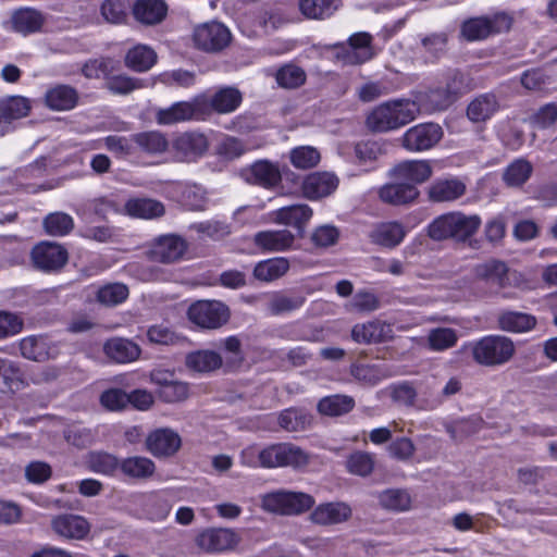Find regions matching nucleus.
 Instances as JSON below:
<instances>
[{"mask_svg": "<svg viewBox=\"0 0 557 557\" xmlns=\"http://www.w3.org/2000/svg\"><path fill=\"white\" fill-rule=\"evenodd\" d=\"M51 528L59 536L70 540H82L90 531L88 521L76 515H60L53 518Z\"/></svg>", "mask_w": 557, "mask_h": 557, "instance_id": "20", "label": "nucleus"}, {"mask_svg": "<svg viewBox=\"0 0 557 557\" xmlns=\"http://www.w3.org/2000/svg\"><path fill=\"white\" fill-rule=\"evenodd\" d=\"M157 62V53L145 45H137L125 55V65L135 72H147Z\"/></svg>", "mask_w": 557, "mask_h": 557, "instance_id": "37", "label": "nucleus"}, {"mask_svg": "<svg viewBox=\"0 0 557 557\" xmlns=\"http://www.w3.org/2000/svg\"><path fill=\"white\" fill-rule=\"evenodd\" d=\"M289 270V261L286 258H272L258 262L253 268V276L261 282H272Z\"/></svg>", "mask_w": 557, "mask_h": 557, "instance_id": "41", "label": "nucleus"}, {"mask_svg": "<svg viewBox=\"0 0 557 557\" xmlns=\"http://www.w3.org/2000/svg\"><path fill=\"white\" fill-rule=\"evenodd\" d=\"M242 177L249 184L273 189L280 185L282 173L277 163L269 160H258L240 172Z\"/></svg>", "mask_w": 557, "mask_h": 557, "instance_id": "13", "label": "nucleus"}, {"mask_svg": "<svg viewBox=\"0 0 557 557\" xmlns=\"http://www.w3.org/2000/svg\"><path fill=\"white\" fill-rule=\"evenodd\" d=\"M187 315L201 329L218 330L228 322L231 310L219 300H197L189 306Z\"/></svg>", "mask_w": 557, "mask_h": 557, "instance_id": "5", "label": "nucleus"}, {"mask_svg": "<svg viewBox=\"0 0 557 557\" xmlns=\"http://www.w3.org/2000/svg\"><path fill=\"white\" fill-rule=\"evenodd\" d=\"M182 446L180 434L170 428H159L151 431L145 440V448L156 458H170Z\"/></svg>", "mask_w": 557, "mask_h": 557, "instance_id": "11", "label": "nucleus"}, {"mask_svg": "<svg viewBox=\"0 0 557 557\" xmlns=\"http://www.w3.org/2000/svg\"><path fill=\"white\" fill-rule=\"evenodd\" d=\"M348 471L360 476L369 475L374 468L373 457L366 451H356L347 460Z\"/></svg>", "mask_w": 557, "mask_h": 557, "instance_id": "60", "label": "nucleus"}, {"mask_svg": "<svg viewBox=\"0 0 557 557\" xmlns=\"http://www.w3.org/2000/svg\"><path fill=\"white\" fill-rule=\"evenodd\" d=\"M392 332L391 325L381 321H371L356 324L351 330V337L356 343L370 344L384 342Z\"/></svg>", "mask_w": 557, "mask_h": 557, "instance_id": "29", "label": "nucleus"}, {"mask_svg": "<svg viewBox=\"0 0 557 557\" xmlns=\"http://www.w3.org/2000/svg\"><path fill=\"white\" fill-rule=\"evenodd\" d=\"M124 208L128 215L139 219H154L164 214V206L148 198L129 199Z\"/></svg>", "mask_w": 557, "mask_h": 557, "instance_id": "39", "label": "nucleus"}, {"mask_svg": "<svg viewBox=\"0 0 557 557\" xmlns=\"http://www.w3.org/2000/svg\"><path fill=\"white\" fill-rule=\"evenodd\" d=\"M312 417L304 409L288 408L281 412L278 424L287 432L306 430L311 423Z\"/></svg>", "mask_w": 557, "mask_h": 557, "instance_id": "46", "label": "nucleus"}, {"mask_svg": "<svg viewBox=\"0 0 557 557\" xmlns=\"http://www.w3.org/2000/svg\"><path fill=\"white\" fill-rule=\"evenodd\" d=\"M103 352L116 363H126L135 361L139 357L140 348L129 339L113 337L104 343Z\"/></svg>", "mask_w": 557, "mask_h": 557, "instance_id": "23", "label": "nucleus"}, {"mask_svg": "<svg viewBox=\"0 0 557 557\" xmlns=\"http://www.w3.org/2000/svg\"><path fill=\"white\" fill-rule=\"evenodd\" d=\"M425 110L443 111L450 107L456 100L448 94L446 87L430 89L423 96Z\"/></svg>", "mask_w": 557, "mask_h": 557, "instance_id": "58", "label": "nucleus"}, {"mask_svg": "<svg viewBox=\"0 0 557 557\" xmlns=\"http://www.w3.org/2000/svg\"><path fill=\"white\" fill-rule=\"evenodd\" d=\"M536 322L534 315L524 312L505 311L498 315L499 329L510 333L531 331L535 327Z\"/></svg>", "mask_w": 557, "mask_h": 557, "instance_id": "35", "label": "nucleus"}, {"mask_svg": "<svg viewBox=\"0 0 557 557\" xmlns=\"http://www.w3.org/2000/svg\"><path fill=\"white\" fill-rule=\"evenodd\" d=\"M107 88L119 95H127L136 89L143 88L144 82L139 78L129 77L126 75H113L107 77Z\"/></svg>", "mask_w": 557, "mask_h": 557, "instance_id": "59", "label": "nucleus"}, {"mask_svg": "<svg viewBox=\"0 0 557 557\" xmlns=\"http://www.w3.org/2000/svg\"><path fill=\"white\" fill-rule=\"evenodd\" d=\"M30 101L22 96H10L0 100V123H11L26 116L30 111Z\"/></svg>", "mask_w": 557, "mask_h": 557, "instance_id": "38", "label": "nucleus"}, {"mask_svg": "<svg viewBox=\"0 0 557 557\" xmlns=\"http://www.w3.org/2000/svg\"><path fill=\"white\" fill-rule=\"evenodd\" d=\"M168 13L164 0H136L133 5L135 18L146 25L161 23Z\"/></svg>", "mask_w": 557, "mask_h": 557, "instance_id": "25", "label": "nucleus"}, {"mask_svg": "<svg viewBox=\"0 0 557 557\" xmlns=\"http://www.w3.org/2000/svg\"><path fill=\"white\" fill-rule=\"evenodd\" d=\"M69 259L66 249L54 243H41L33 248L32 260L37 269L46 272L58 271Z\"/></svg>", "mask_w": 557, "mask_h": 557, "instance_id": "15", "label": "nucleus"}, {"mask_svg": "<svg viewBox=\"0 0 557 557\" xmlns=\"http://www.w3.org/2000/svg\"><path fill=\"white\" fill-rule=\"evenodd\" d=\"M405 230L400 223L388 222L382 223L371 233L373 243L393 248L401 243L405 237Z\"/></svg>", "mask_w": 557, "mask_h": 557, "instance_id": "42", "label": "nucleus"}, {"mask_svg": "<svg viewBox=\"0 0 557 557\" xmlns=\"http://www.w3.org/2000/svg\"><path fill=\"white\" fill-rule=\"evenodd\" d=\"M513 342L502 335H488L475 342L471 352L473 360L485 367H496L508 362L515 355Z\"/></svg>", "mask_w": 557, "mask_h": 557, "instance_id": "3", "label": "nucleus"}, {"mask_svg": "<svg viewBox=\"0 0 557 557\" xmlns=\"http://www.w3.org/2000/svg\"><path fill=\"white\" fill-rule=\"evenodd\" d=\"M45 22L46 16L32 8L18 9L11 16L13 30L23 35L40 32Z\"/></svg>", "mask_w": 557, "mask_h": 557, "instance_id": "24", "label": "nucleus"}, {"mask_svg": "<svg viewBox=\"0 0 557 557\" xmlns=\"http://www.w3.org/2000/svg\"><path fill=\"white\" fill-rule=\"evenodd\" d=\"M275 78L282 88L295 89L305 84L306 73L296 65L287 64L277 70Z\"/></svg>", "mask_w": 557, "mask_h": 557, "instance_id": "54", "label": "nucleus"}, {"mask_svg": "<svg viewBox=\"0 0 557 557\" xmlns=\"http://www.w3.org/2000/svg\"><path fill=\"white\" fill-rule=\"evenodd\" d=\"M485 422L480 416H471L446 424L445 429L450 438L455 442L462 441L480 432Z\"/></svg>", "mask_w": 557, "mask_h": 557, "instance_id": "43", "label": "nucleus"}, {"mask_svg": "<svg viewBox=\"0 0 557 557\" xmlns=\"http://www.w3.org/2000/svg\"><path fill=\"white\" fill-rule=\"evenodd\" d=\"M350 309L359 312H371L380 308L379 297L368 290H359L350 301Z\"/></svg>", "mask_w": 557, "mask_h": 557, "instance_id": "64", "label": "nucleus"}, {"mask_svg": "<svg viewBox=\"0 0 557 557\" xmlns=\"http://www.w3.org/2000/svg\"><path fill=\"white\" fill-rule=\"evenodd\" d=\"M299 10L310 20L330 18L343 7V0H299Z\"/></svg>", "mask_w": 557, "mask_h": 557, "instance_id": "30", "label": "nucleus"}, {"mask_svg": "<svg viewBox=\"0 0 557 557\" xmlns=\"http://www.w3.org/2000/svg\"><path fill=\"white\" fill-rule=\"evenodd\" d=\"M372 36L369 33H356L348 39V44L354 50L352 62L363 63L373 57L371 48Z\"/></svg>", "mask_w": 557, "mask_h": 557, "instance_id": "53", "label": "nucleus"}, {"mask_svg": "<svg viewBox=\"0 0 557 557\" xmlns=\"http://www.w3.org/2000/svg\"><path fill=\"white\" fill-rule=\"evenodd\" d=\"M338 178L330 172L309 174L302 183V193L308 199H319L330 196L336 190Z\"/></svg>", "mask_w": 557, "mask_h": 557, "instance_id": "19", "label": "nucleus"}, {"mask_svg": "<svg viewBox=\"0 0 557 557\" xmlns=\"http://www.w3.org/2000/svg\"><path fill=\"white\" fill-rule=\"evenodd\" d=\"M208 106V116L214 111L220 114H227L235 111L242 103V92L235 87H223L219 89L211 99L201 95Z\"/></svg>", "mask_w": 557, "mask_h": 557, "instance_id": "21", "label": "nucleus"}, {"mask_svg": "<svg viewBox=\"0 0 557 557\" xmlns=\"http://www.w3.org/2000/svg\"><path fill=\"white\" fill-rule=\"evenodd\" d=\"M511 20L505 14L493 17H471L460 27V35L468 41L483 40L488 36L509 30Z\"/></svg>", "mask_w": 557, "mask_h": 557, "instance_id": "7", "label": "nucleus"}, {"mask_svg": "<svg viewBox=\"0 0 557 557\" xmlns=\"http://www.w3.org/2000/svg\"><path fill=\"white\" fill-rule=\"evenodd\" d=\"M174 159L178 162H195L209 148L208 138L199 132H185L178 135L172 144Z\"/></svg>", "mask_w": 557, "mask_h": 557, "instance_id": "8", "label": "nucleus"}, {"mask_svg": "<svg viewBox=\"0 0 557 557\" xmlns=\"http://www.w3.org/2000/svg\"><path fill=\"white\" fill-rule=\"evenodd\" d=\"M230 30L219 22H210L199 25L194 32L195 45L207 52L223 50L231 42Z\"/></svg>", "mask_w": 557, "mask_h": 557, "instance_id": "9", "label": "nucleus"}, {"mask_svg": "<svg viewBox=\"0 0 557 557\" xmlns=\"http://www.w3.org/2000/svg\"><path fill=\"white\" fill-rule=\"evenodd\" d=\"M306 301L299 293H273L268 302V310L273 315L289 313L299 309Z\"/></svg>", "mask_w": 557, "mask_h": 557, "instance_id": "36", "label": "nucleus"}, {"mask_svg": "<svg viewBox=\"0 0 557 557\" xmlns=\"http://www.w3.org/2000/svg\"><path fill=\"white\" fill-rule=\"evenodd\" d=\"M482 220L478 214H465L461 211H450L435 218L428 226V236L436 242L451 239L456 243H467L476 234Z\"/></svg>", "mask_w": 557, "mask_h": 557, "instance_id": "1", "label": "nucleus"}, {"mask_svg": "<svg viewBox=\"0 0 557 557\" xmlns=\"http://www.w3.org/2000/svg\"><path fill=\"white\" fill-rule=\"evenodd\" d=\"M222 357L213 350H197L188 354L185 359L186 367L195 372L207 373L222 367Z\"/></svg>", "mask_w": 557, "mask_h": 557, "instance_id": "34", "label": "nucleus"}, {"mask_svg": "<svg viewBox=\"0 0 557 557\" xmlns=\"http://www.w3.org/2000/svg\"><path fill=\"white\" fill-rule=\"evenodd\" d=\"M121 472L132 479L145 480L153 475L154 462L144 456H132L121 460Z\"/></svg>", "mask_w": 557, "mask_h": 557, "instance_id": "40", "label": "nucleus"}, {"mask_svg": "<svg viewBox=\"0 0 557 557\" xmlns=\"http://www.w3.org/2000/svg\"><path fill=\"white\" fill-rule=\"evenodd\" d=\"M355 407V400L348 395H332L322 398L318 404L320 413L330 417H338L348 413Z\"/></svg>", "mask_w": 557, "mask_h": 557, "instance_id": "44", "label": "nucleus"}, {"mask_svg": "<svg viewBox=\"0 0 557 557\" xmlns=\"http://www.w3.org/2000/svg\"><path fill=\"white\" fill-rule=\"evenodd\" d=\"M385 153L384 144L375 140H364L356 144L355 154L361 163L372 162Z\"/></svg>", "mask_w": 557, "mask_h": 557, "instance_id": "62", "label": "nucleus"}, {"mask_svg": "<svg viewBox=\"0 0 557 557\" xmlns=\"http://www.w3.org/2000/svg\"><path fill=\"white\" fill-rule=\"evenodd\" d=\"M533 168L529 161L518 159L506 169L504 173V181L509 186H521L529 180Z\"/></svg>", "mask_w": 557, "mask_h": 557, "instance_id": "56", "label": "nucleus"}, {"mask_svg": "<svg viewBox=\"0 0 557 557\" xmlns=\"http://www.w3.org/2000/svg\"><path fill=\"white\" fill-rule=\"evenodd\" d=\"M312 216V210L307 205H293L283 207L274 212V222L290 225L302 236L305 225Z\"/></svg>", "mask_w": 557, "mask_h": 557, "instance_id": "27", "label": "nucleus"}, {"mask_svg": "<svg viewBox=\"0 0 557 557\" xmlns=\"http://www.w3.org/2000/svg\"><path fill=\"white\" fill-rule=\"evenodd\" d=\"M433 174V169L428 160H407L396 164L389 176L395 181H403L407 184H422Z\"/></svg>", "mask_w": 557, "mask_h": 557, "instance_id": "16", "label": "nucleus"}, {"mask_svg": "<svg viewBox=\"0 0 557 557\" xmlns=\"http://www.w3.org/2000/svg\"><path fill=\"white\" fill-rule=\"evenodd\" d=\"M44 227L49 235L64 236L73 230L74 221L64 212H53L44 219Z\"/></svg>", "mask_w": 557, "mask_h": 557, "instance_id": "52", "label": "nucleus"}, {"mask_svg": "<svg viewBox=\"0 0 557 557\" xmlns=\"http://www.w3.org/2000/svg\"><path fill=\"white\" fill-rule=\"evenodd\" d=\"M321 154L319 150L312 146L295 147L289 152V161L296 169L309 170L319 164Z\"/></svg>", "mask_w": 557, "mask_h": 557, "instance_id": "47", "label": "nucleus"}, {"mask_svg": "<svg viewBox=\"0 0 557 557\" xmlns=\"http://www.w3.org/2000/svg\"><path fill=\"white\" fill-rule=\"evenodd\" d=\"M557 121V104L546 103L530 117V122L537 128L545 129L553 126Z\"/></svg>", "mask_w": 557, "mask_h": 557, "instance_id": "63", "label": "nucleus"}, {"mask_svg": "<svg viewBox=\"0 0 557 557\" xmlns=\"http://www.w3.org/2000/svg\"><path fill=\"white\" fill-rule=\"evenodd\" d=\"M88 468L97 473L113 475L120 469L121 461L106 451H90L86 457Z\"/></svg>", "mask_w": 557, "mask_h": 557, "instance_id": "45", "label": "nucleus"}, {"mask_svg": "<svg viewBox=\"0 0 557 557\" xmlns=\"http://www.w3.org/2000/svg\"><path fill=\"white\" fill-rule=\"evenodd\" d=\"M135 150L154 156L165 152L169 148L166 136L159 131H146L132 134Z\"/></svg>", "mask_w": 557, "mask_h": 557, "instance_id": "28", "label": "nucleus"}, {"mask_svg": "<svg viewBox=\"0 0 557 557\" xmlns=\"http://www.w3.org/2000/svg\"><path fill=\"white\" fill-rule=\"evenodd\" d=\"M446 89L455 100L471 90L470 78L459 70L449 71L446 77Z\"/></svg>", "mask_w": 557, "mask_h": 557, "instance_id": "61", "label": "nucleus"}, {"mask_svg": "<svg viewBox=\"0 0 557 557\" xmlns=\"http://www.w3.org/2000/svg\"><path fill=\"white\" fill-rule=\"evenodd\" d=\"M128 297V288L122 283H110L101 286L97 292V300L107 307L122 304Z\"/></svg>", "mask_w": 557, "mask_h": 557, "instance_id": "50", "label": "nucleus"}, {"mask_svg": "<svg viewBox=\"0 0 557 557\" xmlns=\"http://www.w3.org/2000/svg\"><path fill=\"white\" fill-rule=\"evenodd\" d=\"M508 267L498 259H490L474 267V276L479 280L492 282L499 287H504L508 282Z\"/></svg>", "mask_w": 557, "mask_h": 557, "instance_id": "32", "label": "nucleus"}, {"mask_svg": "<svg viewBox=\"0 0 557 557\" xmlns=\"http://www.w3.org/2000/svg\"><path fill=\"white\" fill-rule=\"evenodd\" d=\"M314 505V498L302 492L278 490L268 493L261 498V507L269 512L293 516L309 510Z\"/></svg>", "mask_w": 557, "mask_h": 557, "instance_id": "4", "label": "nucleus"}, {"mask_svg": "<svg viewBox=\"0 0 557 557\" xmlns=\"http://www.w3.org/2000/svg\"><path fill=\"white\" fill-rule=\"evenodd\" d=\"M458 341L457 332L449 327H436L429 332L428 343L432 350L442 351L451 348Z\"/></svg>", "mask_w": 557, "mask_h": 557, "instance_id": "55", "label": "nucleus"}, {"mask_svg": "<svg viewBox=\"0 0 557 557\" xmlns=\"http://www.w3.org/2000/svg\"><path fill=\"white\" fill-rule=\"evenodd\" d=\"M467 191L466 184L459 178L435 180L426 190L428 199L434 203L454 202Z\"/></svg>", "mask_w": 557, "mask_h": 557, "instance_id": "18", "label": "nucleus"}, {"mask_svg": "<svg viewBox=\"0 0 557 557\" xmlns=\"http://www.w3.org/2000/svg\"><path fill=\"white\" fill-rule=\"evenodd\" d=\"M295 240V236L287 230L262 231L255 237V244L265 251H284L289 249Z\"/></svg>", "mask_w": 557, "mask_h": 557, "instance_id": "26", "label": "nucleus"}, {"mask_svg": "<svg viewBox=\"0 0 557 557\" xmlns=\"http://www.w3.org/2000/svg\"><path fill=\"white\" fill-rule=\"evenodd\" d=\"M208 106L202 96L195 97L191 101L175 102L169 108L159 109L156 120L161 125H171L188 120H206Z\"/></svg>", "mask_w": 557, "mask_h": 557, "instance_id": "6", "label": "nucleus"}, {"mask_svg": "<svg viewBox=\"0 0 557 557\" xmlns=\"http://www.w3.org/2000/svg\"><path fill=\"white\" fill-rule=\"evenodd\" d=\"M442 136L443 129L438 124L423 123L410 127L401 137V144L409 151H424L434 147Z\"/></svg>", "mask_w": 557, "mask_h": 557, "instance_id": "10", "label": "nucleus"}, {"mask_svg": "<svg viewBox=\"0 0 557 557\" xmlns=\"http://www.w3.org/2000/svg\"><path fill=\"white\" fill-rule=\"evenodd\" d=\"M419 194L417 186L403 181L386 184L379 191L382 201L393 206L411 203L418 198Z\"/></svg>", "mask_w": 557, "mask_h": 557, "instance_id": "22", "label": "nucleus"}, {"mask_svg": "<svg viewBox=\"0 0 557 557\" xmlns=\"http://www.w3.org/2000/svg\"><path fill=\"white\" fill-rule=\"evenodd\" d=\"M350 374L360 382L373 385L389 373L381 364L354 363L350 367Z\"/></svg>", "mask_w": 557, "mask_h": 557, "instance_id": "49", "label": "nucleus"}, {"mask_svg": "<svg viewBox=\"0 0 557 557\" xmlns=\"http://www.w3.org/2000/svg\"><path fill=\"white\" fill-rule=\"evenodd\" d=\"M352 516L351 507L344 502H330L317 506L310 513L312 523L327 527L348 521Z\"/></svg>", "mask_w": 557, "mask_h": 557, "instance_id": "17", "label": "nucleus"}, {"mask_svg": "<svg viewBox=\"0 0 557 557\" xmlns=\"http://www.w3.org/2000/svg\"><path fill=\"white\" fill-rule=\"evenodd\" d=\"M282 467L301 468L309 463L310 457L300 447L292 443H281Z\"/></svg>", "mask_w": 557, "mask_h": 557, "instance_id": "57", "label": "nucleus"}, {"mask_svg": "<svg viewBox=\"0 0 557 557\" xmlns=\"http://www.w3.org/2000/svg\"><path fill=\"white\" fill-rule=\"evenodd\" d=\"M239 535L232 529L209 528L196 537V544L207 553L232 550L239 544Z\"/></svg>", "mask_w": 557, "mask_h": 557, "instance_id": "12", "label": "nucleus"}, {"mask_svg": "<svg viewBox=\"0 0 557 557\" xmlns=\"http://www.w3.org/2000/svg\"><path fill=\"white\" fill-rule=\"evenodd\" d=\"M499 109L497 97L492 92L475 97L467 108V115L472 122H484Z\"/></svg>", "mask_w": 557, "mask_h": 557, "instance_id": "33", "label": "nucleus"}, {"mask_svg": "<svg viewBox=\"0 0 557 557\" xmlns=\"http://www.w3.org/2000/svg\"><path fill=\"white\" fill-rule=\"evenodd\" d=\"M45 101L51 110L66 111L76 106L78 94L69 85H57L46 92Z\"/></svg>", "mask_w": 557, "mask_h": 557, "instance_id": "31", "label": "nucleus"}, {"mask_svg": "<svg viewBox=\"0 0 557 557\" xmlns=\"http://www.w3.org/2000/svg\"><path fill=\"white\" fill-rule=\"evenodd\" d=\"M20 350L24 358L34 361H45L49 358L47 343L42 337L29 336L20 343Z\"/></svg>", "mask_w": 557, "mask_h": 557, "instance_id": "51", "label": "nucleus"}, {"mask_svg": "<svg viewBox=\"0 0 557 557\" xmlns=\"http://www.w3.org/2000/svg\"><path fill=\"white\" fill-rule=\"evenodd\" d=\"M187 242L175 234L159 236L150 249V258L161 263H172L180 260L186 252Z\"/></svg>", "mask_w": 557, "mask_h": 557, "instance_id": "14", "label": "nucleus"}, {"mask_svg": "<svg viewBox=\"0 0 557 557\" xmlns=\"http://www.w3.org/2000/svg\"><path fill=\"white\" fill-rule=\"evenodd\" d=\"M420 111L418 102L410 99L384 102L368 114L366 125L373 133H386L410 123Z\"/></svg>", "mask_w": 557, "mask_h": 557, "instance_id": "2", "label": "nucleus"}, {"mask_svg": "<svg viewBox=\"0 0 557 557\" xmlns=\"http://www.w3.org/2000/svg\"><path fill=\"white\" fill-rule=\"evenodd\" d=\"M377 498L383 508L393 511L408 510L411 505L410 495L406 491L398 488L385 490L379 494Z\"/></svg>", "mask_w": 557, "mask_h": 557, "instance_id": "48", "label": "nucleus"}]
</instances>
